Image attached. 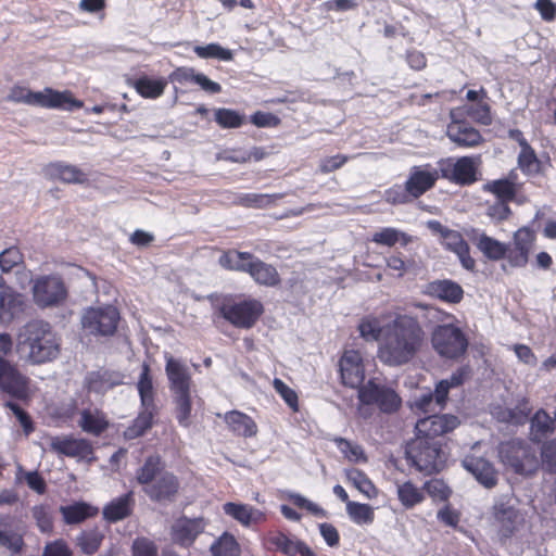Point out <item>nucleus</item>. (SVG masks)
Masks as SVG:
<instances>
[{
    "label": "nucleus",
    "mask_w": 556,
    "mask_h": 556,
    "mask_svg": "<svg viewBox=\"0 0 556 556\" xmlns=\"http://www.w3.org/2000/svg\"><path fill=\"white\" fill-rule=\"evenodd\" d=\"M250 122L258 128H276L281 124V119L270 113L256 111L250 116Z\"/></svg>",
    "instance_id": "69168bd1"
},
{
    "label": "nucleus",
    "mask_w": 556,
    "mask_h": 556,
    "mask_svg": "<svg viewBox=\"0 0 556 556\" xmlns=\"http://www.w3.org/2000/svg\"><path fill=\"white\" fill-rule=\"evenodd\" d=\"M23 262L24 255L17 247H10L0 253V268L3 273H10Z\"/></svg>",
    "instance_id": "052dcab7"
},
{
    "label": "nucleus",
    "mask_w": 556,
    "mask_h": 556,
    "mask_svg": "<svg viewBox=\"0 0 556 556\" xmlns=\"http://www.w3.org/2000/svg\"><path fill=\"white\" fill-rule=\"evenodd\" d=\"M229 430L239 437L251 438L257 433L255 421L244 413L231 410L224 415Z\"/></svg>",
    "instance_id": "f704fd0d"
},
{
    "label": "nucleus",
    "mask_w": 556,
    "mask_h": 556,
    "mask_svg": "<svg viewBox=\"0 0 556 556\" xmlns=\"http://www.w3.org/2000/svg\"><path fill=\"white\" fill-rule=\"evenodd\" d=\"M24 545L22 535L13 531L0 530V546L7 548L11 554H18Z\"/></svg>",
    "instance_id": "0e129e2a"
},
{
    "label": "nucleus",
    "mask_w": 556,
    "mask_h": 556,
    "mask_svg": "<svg viewBox=\"0 0 556 556\" xmlns=\"http://www.w3.org/2000/svg\"><path fill=\"white\" fill-rule=\"evenodd\" d=\"M193 52L201 59H217L222 61H231L233 59L232 52L218 43L195 46Z\"/></svg>",
    "instance_id": "864d4df0"
},
{
    "label": "nucleus",
    "mask_w": 556,
    "mask_h": 556,
    "mask_svg": "<svg viewBox=\"0 0 556 556\" xmlns=\"http://www.w3.org/2000/svg\"><path fill=\"white\" fill-rule=\"evenodd\" d=\"M406 458L412 466L425 475L437 473L443 469L445 454L441 440L416 434L406 446Z\"/></svg>",
    "instance_id": "39448f33"
},
{
    "label": "nucleus",
    "mask_w": 556,
    "mask_h": 556,
    "mask_svg": "<svg viewBox=\"0 0 556 556\" xmlns=\"http://www.w3.org/2000/svg\"><path fill=\"white\" fill-rule=\"evenodd\" d=\"M486 214L491 219L501 223L507 220L513 214V211L508 202L496 200L495 203L488 207Z\"/></svg>",
    "instance_id": "338daca9"
},
{
    "label": "nucleus",
    "mask_w": 556,
    "mask_h": 556,
    "mask_svg": "<svg viewBox=\"0 0 556 556\" xmlns=\"http://www.w3.org/2000/svg\"><path fill=\"white\" fill-rule=\"evenodd\" d=\"M130 86L144 99H157L164 93L167 79L164 77L152 78L148 75H141L131 80Z\"/></svg>",
    "instance_id": "e433bc0d"
},
{
    "label": "nucleus",
    "mask_w": 556,
    "mask_h": 556,
    "mask_svg": "<svg viewBox=\"0 0 556 556\" xmlns=\"http://www.w3.org/2000/svg\"><path fill=\"white\" fill-rule=\"evenodd\" d=\"M168 79L172 83H177L179 85L197 84L201 89L212 94L219 93L222 91V86L218 83L211 80L202 73H195L192 67H176L169 74Z\"/></svg>",
    "instance_id": "cd10ccee"
},
{
    "label": "nucleus",
    "mask_w": 556,
    "mask_h": 556,
    "mask_svg": "<svg viewBox=\"0 0 556 556\" xmlns=\"http://www.w3.org/2000/svg\"><path fill=\"white\" fill-rule=\"evenodd\" d=\"M136 480L153 503L168 505L178 497L180 481L174 472L165 469L159 455L146 458L136 471Z\"/></svg>",
    "instance_id": "f03ea898"
},
{
    "label": "nucleus",
    "mask_w": 556,
    "mask_h": 556,
    "mask_svg": "<svg viewBox=\"0 0 556 556\" xmlns=\"http://www.w3.org/2000/svg\"><path fill=\"white\" fill-rule=\"evenodd\" d=\"M63 520L67 525H77L89 517L97 515L98 509L85 502H76L60 507Z\"/></svg>",
    "instance_id": "ea45409f"
},
{
    "label": "nucleus",
    "mask_w": 556,
    "mask_h": 556,
    "mask_svg": "<svg viewBox=\"0 0 556 556\" xmlns=\"http://www.w3.org/2000/svg\"><path fill=\"white\" fill-rule=\"evenodd\" d=\"M433 348H468L464 331L454 324L439 325L432 331Z\"/></svg>",
    "instance_id": "c756f323"
},
{
    "label": "nucleus",
    "mask_w": 556,
    "mask_h": 556,
    "mask_svg": "<svg viewBox=\"0 0 556 556\" xmlns=\"http://www.w3.org/2000/svg\"><path fill=\"white\" fill-rule=\"evenodd\" d=\"M462 464L463 467L484 488L492 489L497 484V471L493 464L485 458L469 455L463 459Z\"/></svg>",
    "instance_id": "a878e982"
},
{
    "label": "nucleus",
    "mask_w": 556,
    "mask_h": 556,
    "mask_svg": "<svg viewBox=\"0 0 556 556\" xmlns=\"http://www.w3.org/2000/svg\"><path fill=\"white\" fill-rule=\"evenodd\" d=\"M18 345L23 348H60V340L48 321H28L18 333Z\"/></svg>",
    "instance_id": "ddd939ff"
},
{
    "label": "nucleus",
    "mask_w": 556,
    "mask_h": 556,
    "mask_svg": "<svg viewBox=\"0 0 556 556\" xmlns=\"http://www.w3.org/2000/svg\"><path fill=\"white\" fill-rule=\"evenodd\" d=\"M342 381L350 388H358L365 378V369L359 350H344L339 362Z\"/></svg>",
    "instance_id": "5701e85b"
},
{
    "label": "nucleus",
    "mask_w": 556,
    "mask_h": 556,
    "mask_svg": "<svg viewBox=\"0 0 556 556\" xmlns=\"http://www.w3.org/2000/svg\"><path fill=\"white\" fill-rule=\"evenodd\" d=\"M0 389L20 400L28 394V379L2 355H0Z\"/></svg>",
    "instance_id": "a211bd4d"
},
{
    "label": "nucleus",
    "mask_w": 556,
    "mask_h": 556,
    "mask_svg": "<svg viewBox=\"0 0 556 556\" xmlns=\"http://www.w3.org/2000/svg\"><path fill=\"white\" fill-rule=\"evenodd\" d=\"M480 155H466L457 160L441 159L438 162L440 177L458 186H470L478 180Z\"/></svg>",
    "instance_id": "0eeeda50"
},
{
    "label": "nucleus",
    "mask_w": 556,
    "mask_h": 556,
    "mask_svg": "<svg viewBox=\"0 0 556 556\" xmlns=\"http://www.w3.org/2000/svg\"><path fill=\"white\" fill-rule=\"evenodd\" d=\"M206 525V521L202 517L178 518L170 529L172 540L179 546L189 547L193 544L198 535L204 531Z\"/></svg>",
    "instance_id": "412c9836"
},
{
    "label": "nucleus",
    "mask_w": 556,
    "mask_h": 556,
    "mask_svg": "<svg viewBox=\"0 0 556 556\" xmlns=\"http://www.w3.org/2000/svg\"><path fill=\"white\" fill-rule=\"evenodd\" d=\"M502 462L510 466L516 473L529 475L538 466L534 451L528 444L519 440L502 443L500 446Z\"/></svg>",
    "instance_id": "f8f14e48"
},
{
    "label": "nucleus",
    "mask_w": 556,
    "mask_h": 556,
    "mask_svg": "<svg viewBox=\"0 0 556 556\" xmlns=\"http://www.w3.org/2000/svg\"><path fill=\"white\" fill-rule=\"evenodd\" d=\"M397 495L401 503L410 508L424 500L422 493L412 483L405 482L397 486Z\"/></svg>",
    "instance_id": "4d7b16f0"
},
{
    "label": "nucleus",
    "mask_w": 556,
    "mask_h": 556,
    "mask_svg": "<svg viewBox=\"0 0 556 556\" xmlns=\"http://www.w3.org/2000/svg\"><path fill=\"white\" fill-rule=\"evenodd\" d=\"M477 248L491 261L507 260L508 244L501 242L485 233L479 236L476 242Z\"/></svg>",
    "instance_id": "a19ab883"
},
{
    "label": "nucleus",
    "mask_w": 556,
    "mask_h": 556,
    "mask_svg": "<svg viewBox=\"0 0 556 556\" xmlns=\"http://www.w3.org/2000/svg\"><path fill=\"white\" fill-rule=\"evenodd\" d=\"M9 100L45 109H62L68 111L84 106V102L75 99L71 91H58L50 87H46L42 91H31L27 87L15 85L10 90Z\"/></svg>",
    "instance_id": "20e7f679"
},
{
    "label": "nucleus",
    "mask_w": 556,
    "mask_h": 556,
    "mask_svg": "<svg viewBox=\"0 0 556 556\" xmlns=\"http://www.w3.org/2000/svg\"><path fill=\"white\" fill-rule=\"evenodd\" d=\"M358 400L366 405L376 404L387 414L395 413L402 405V399L393 389L376 384L371 380L359 387Z\"/></svg>",
    "instance_id": "4468645a"
},
{
    "label": "nucleus",
    "mask_w": 556,
    "mask_h": 556,
    "mask_svg": "<svg viewBox=\"0 0 556 556\" xmlns=\"http://www.w3.org/2000/svg\"><path fill=\"white\" fill-rule=\"evenodd\" d=\"M424 334L417 318L397 315L392 323L388 324L384 348H419Z\"/></svg>",
    "instance_id": "6e6552de"
},
{
    "label": "nucleus",
    "mask_w": 556,
    "mask_h": 556,
    "mask_svg": "<svg viewBox=\"0 0 556 556\" xmlns=\"http://www.w3.org/2000/svg\"><path fill=\"white\" fill-rule=\"evenodd\" d=\"M256 256L250 252H241L236 249L223 251L218 258L222 268L230 271L249 274Z\"/></svg>",
    "instance_id": "2f4dec72"
},
{
    "label": "nucleus",
    "mask_w": 556,
    "mask_h": 556,
    "mask_svg": "<svg viewBox=\"0 0 556 556\" xmlns=\"http://www.w3.org/2000/svg\"><path fill=\"white\" fill-rule=\"evenodd\" d=\"M49 447L59 455L84 459L89 463L93 460V448L87 439L73 435L50 437Z\"/></svg>",
    "instance_id": "dca6fc26"
},
{
    "label": "nucleus",
    "mask_w": 556,
    "mask_h": 556,
    "mask_svg": "<svg viewBox=\"0 0 556 556\" xmlns=\"http://www.w3.org/2000/svg\"><path fill=\"white\" fill-rule=\"evenodd\" d=\"M214 117L217 125L224 129L239 128L244 123V116L232 109H216Z\"/></svg>",
    "instance_id": "09e8293b"
},
{
    "label": "nucleus",
    "mask_w": 556,
    "mask_h": 556,
    "mask_svg": "<svg viewBox=\"0 0 556 556\" xmlns=\"http://www.w3.org/2000/svg\"><path fill=\"white\" fill-rule=\"evenodd\" d=\"M26 299L15 292L0 276V319L10 321L25 312Z\"/></svg>",
    "instance_id": "393cba45"
},
{
    "label": "nucleus",
    "mask_w": 556,
    "mask_h": 556,
    "mask_svg": "<svg viewBox=\"0 0 556 556\" xmlns=\"http://www.w3.org/2000/svg\"><path fill=\"white\" fill-rule=\"evenodd\" d=\"M346 511L350 518L358 523H371L374 521V510L368 504H361L357 502H348Z\"/></svg>",
    "instance_id": "5fc2aeb1"
},
{
    "label": "nucleus",
    "mask_w": 556,
    "mask_h": 556,
    "mask_svg": "<svg viewBox=\"0 0 556 556\" xmlns=\"http://www.w3.org/2000/svg\"><path fill=\"white\" fill-rule=\"evenodd\" d=\"M137 388L140 395L142 410L132 421V425L127 427L124 431V435L128 440L143 435L146 431L151 428L153 416L157 412V406L154 401L152 378L150 377L149 366L147 364H143L142 366Z\"/></svg>",
    "instance_id": "423d86ee"
},
{
    "label": "nucleus",
    "mask_w": 556,
    "mask_h": 556,
    "mask_svg": "<svg viewBox=\"0 0 556 556\" xmlns=\"http://www.w3.org/2000/svg\"><path fill=\"white\" fill-rule=\"evenodd\" d=\"M519 169L527 176L538 175L542 170V162L536 155L535 150L528 144L520 149L517 157Z\"/></svg>",
    "instance_id": "a18cd8bd"
},
{
    "label": "nucleus",
    "mask_w": 556,
    "mask_h": 556,
    "mask_svg": "<svg viewBox=\"0 0 556 556\" xmlns=\"http://www.w3.org/2000/svg\"><path fill=\"white\" fill-rule=\"evenodd\" d=\"M269 543L287 556L301 555L302 546H306L304 542L292 540L280 532L273 535Z\"/></svg>",
    "instance_id": "8fccbe9b"
},
{
    "label": "nucleus",
    "mask_w": 556,
    "mask_h": 556,
    "mask_svg": "<svg viewBox=\"0 0 556 556\" xmlns=\"http://www.w3.org/2000/svg\"><path fill=\"white\" fill-rule=\"evenodd\" d=\"M493 516L500 533L508 538L521 525L523 518L508 495L498 496L493 505Z\"/></svg>",
    "instance_id": "f3484780"
},
{
    "label": "nucleus",
    "mask_w": 556,
    "mask_h": 556,
    "mask_svg": "<svg viewBox=\"0 0 556 556\" xmlns=\"http://www.w3.org/2000/svg\"><path fill=\"white\" fill-rule=\"evenodd\" d=\"M440 177L439 167L430 163L410 167L404 184H395L384 191V201L391 205L414 202L431 190Z\"/></svg>",
    "instance_id": "7ed1b4c3"
},
{
    "label": "nucleus",
    "mask_w": 556,
    "mask_h": 556,
    "mask_svg": "<svg viewBox=\"0 0 556 556\" xmlns=\"http://www.w3.org/2000/svg\"><path fill=\"white\" fill-rule=\"evenodd\" d=\"M250 277L260 286L275 288L281 283L277 268L256 257L249 270Z\"/></svg>",
    "instance_id": "72a5a7b5"
},
{
    "label": "nucleus",
    "mask_w": 556,
    "mask_h": 556,
    "mask_svg": "<svg viewBox=\"0 0 556 556\" xmlns=\"http://www.w3.org/2000/svg\"><path fill=\"white\" fill-rule=\"evenodd\" d=\"M211 552L213 556H238L240 547L231 534L224 533L211 545Z\"/></svg>",
    "instance_id": "de8ad7c7"
},
{
    "label": "nucleus",
    "mask_w": 556,
    "mask_h": 556,
    "mask_svg": "<svg viewBox=\"0 0 556 556\" xmlns=\"http://www.w3.org/2000/svg\"><path fill=\"white\" fill-rule=\"evenodd\" d=\"M135 505L132 491L112 500L103 507V518L109 522H117L130 516Z\"/></svg>",
    "instance_id": "473e14b6"
},
{
    "label": "nucleus",
    "mask_w": 556,
    "mask_h": 556,
    "mask_svg": "<svg viewBox=\"0 0 556 556\" xmlns=\"http://www.w3.org/2000/svg\"><path fill=\"white\" fill-rule=\"evenodd\" d=\"M415 350H378V358L389 366H401L409 362Z\"/></svg>",
    "instance_id": "6e6d98bb"
},
{
    "label": "nucleus",
    "mask_w": 556,
    "mask_h": 556,
    "mask_svg": "<svg viewBox=\"0 0 556 556\" xmlns=\"http://www.w3.org/2000/svg\"><path fill=\"white\" fill-rule=\"evenodd\" d=\"M175 404V417L181 427L191 425V393L173 395Z\"/></svg>",
    "instance_id": "49530a36"
},
{
    "label": "nucleus",
    "mask_w": 556,
    "mask_h": 556,
    "mask_svg": "<svg viewBox=\"0 0 556 556\" xmlns=\"http://www.w3.org/2000/svg\"><path fill=\"white\" fill-rule=\"evenodd\" d=\"M447 138L459 148H476L483 143L481 132L469 122L452 119L446 127Z\"/></svg>",
    "instance_id": "4be33fe9"
},
{
    "label": "nucleus",
    "mask_w": 556,
    "mask_h": 556,
    "mask_svg": "<svg viewBox=\"0 0 556 556\" xmlns=\"http://www.w3.org/2000/svg\"><path fill=\"white\" fill-rule=\"evenodd\" d=\"M536 243V232L530 226H522L513 233L508 244L507 262L511 267H526Z\"/></svg>",
    "instance_id": "2eb2a0df"
},
{
    "label": "nucleus",
    "mask_w": 556,
    "mask_h": 556,
    "mask_svg": "<svg viewBox=\"0 0 556 556\" xmlns=\"http://www.w3.org/2000/svg\"><path fill=\"white\" fill-rule=\"evenodd\" d=\"M523 188V182L519 181V176L516 169L508 172L507 176L500 179L489 180L483 186V190L493 194L497 201L503 202H521L517 199L518 193Z\"/></svg>",
    "instance_id": "6ab92c4d"
},
{
    "label": "nucleus",
    "mask_w": 556,
    "mask_h": 556,
    "mask_svg": "<svg viewBox=\"0 0 556 556\" xmlns=\"http://www.w3.org/2000/svg\"><path fill=\"white\" fill-rule=\"evenodd\" d=\"M207 300L214 320L222 318L238 329L253 328L265 312L262 301L250 295L212 293Z\"/></svg>",
    "instance_id": "f257e3e1"
},
{
    "label": "nucleus",
    "mask_w": 556,
    "mask_h": 556,
    "mask_svg": "<svg viewBox=\"0 0 556 556\" xmlns=\"http://www.w3.org/2000/svg\"><path fill=\"white\" fill-rule=\"evenodd\" d=\"M103 538L104 536L100 531L89 530L83 531L79 535H77L76 541L83 553L92 555L99 549Z\"/></svg>",
    "instance_id": "603ef678"
},
{
    "label": "nucleus",
    "mask_w": 556,
    "mask_h": 556,
    "mask_svg": "<svg viewBox=\"0 0 556 556\" xmlns=\"http://www.w3.org/2000/svg\"><path fill=\"white\" fill-rule=\"evenodd\" d=\"M35 304L40 308L56 307L63 304L68 295L67 288L60 275L50 274L37 277L31 287Z\"/></svg>",
    "instance_id": "9d476101"
},
{
    "label": "nucleus",
    "mask_w": 556,
    "mask_h": 556,
    "mask_svg": "<svg viewBox=\"0 0 556 556\" xmlns=\"http://www.w3.org/2000/svg\"><path fill=\"white\" fill-rule=\"evenodd\" d=\"M78 425L83 431L99 435L108 429L109 421L105 415L98 409H84L80 413Z\"/></svg>",
    "instance_id": "58836bf2"
},
{
    "label": "nucleus",
    "mask_w": 556,
    "mask_h": 556,
    "mask_svg": "<svg viewBox=\"0 0 556 556\" xmlns=\"http://www.w3.org/2000/svg\"><path fill=\"white\" fill-rule=\"evenodd\" d=\"M119 311L113 305L88 307L81 316L84 331L93 337H111L117 331Z\"/></svg>",
    "instance_id": "1a4fd4ad"
},
{
    "label": "nucleus",
    "mask_w": 556,
    "mask_h": 556,
    "mask_svg": "<svg viewBox=\"0 0 556 556\" xmlns=\"http://www.w3.org/2000/svg\"><path fill=\"white\" fill-rule=\"evenodd\" d=\"M542 468L556 472V439L545 442L541 447Z\"/></svg>",
    "instance_id": "e2e57ef3"
},
{
    "label": "nucleus",
    "mask_w": 556,
    "mask_h": 556,
    "mask_svg": "<svg viewBox=\"0 0 556 556\" xmlns=\"http://www.w3.org/2000/svg\"><path fill=\"white\" fill-rule=\"evenodd\" d=\"M554 420L544 410L539 409L530 420V435L531 440L540 442L554 430Z\"/></svg>",
    "instance_id": "79ce46f5"
},
{
    "label": "nucleus",
    "mask_w": 556,
    "mask_h": 556,
    "mask_svg": "<svg viewBox=\"0 0 556 556\" xmlns=\"http://www.w3.org/2000/svg\"><path fill=\"white\" fill-rule=\"evenodd\" d=\"M357 329L359 336L366 342H382L386 344L388 324L382 325L378 317L372 315L363 317L358 324Z\"/></svg>",
    "instance_id": "4c0bfd02"
},
{
    "label": "nucleus",
    "mask_w": 556,
    "mask_h": 556,
    "mask_svg": "<svg viewBox=\"0 0 556 556\" xmlns=\"http://www.w3.org/2000/svg\"><path fill=\"white\" fill-rule=\"evenodd\" d=\"M132 556H157V547L149 539L138 538L132 543Z\"/></svg>",
    "instance_id": "774afa93"
},
{
    "label": "nucleus",
    "mask_w": 556,
    "mask_h": 556,
    "mask_svg": "<svg viewBox=\"0 0 556 556\" xmlns=\"http://www.w3.org/2000/svg\"><path fill=\"white\" fill-rule=\"evenodd\" d=\"M281 198V194L242 193L236 198L235 204L248 208H266Z\"/></svg>",
    "instance_id": "c03bdc74"
},
{
    "label": "nucleus",
    "mask_w": 556,
    "mask_h": 556,
    "mask_svg": "<svg viewBox=\"0 0 556 556\" xmlns=\"http://www.w3.org/2000/svg\"><path fill=\"white\" fill-rule=\"evenodd\" d=\"M33 518L36 520L37 527L41 532L48 533L53 529L51 513L48 506L36 505L31 509Z\"/></svg>",
    "instance_id": "680f3d73"
},
{
    "label": "nucleus",
    "mask_w": 556,
    "mask_h": 556,
    "mask_svg": "<svg viewBox=\"0 0 556 556\" xmlns=\"http://www.w3.org/2000/svg\"><path fill=\"white\" fill-rule=\"evenodd\" d=\"M224 513L244 527L261 522L265 519L264 514L250 505L238 503H226L223 506Z\"/></svg>",
    "instance_id": "c9c22d12"
},
{
    "label": "nucleus",
    "mask_w": 556,
    "mask_h": 556,
    "mask_svg": "<svg viewBox=\"0 0 556 556\" xmlns=\"http://www.w3.org/2000/svg\"><path fill=\"white\" fill-rule=\"evenodd\" d=\"M123 381L124 376L121 372L102 369L88 372L85 378V386L89 392L104 394L114 387L122 384Z\"/></svg>",
    "instance_id": "7c9ffc66"
},
{
    "label": "nucleus",
    "mask_w": 556,
    "mask_h": 556,
    "mask_svg": "<svg viewBox=\"0 0 556 556\" xmlns=\"http://www.w3.org/2000/svg\"><path fill=\"white\" fill-rule=\"evenodd\" d=\"M348 480L365 496L371 498L377 495V490L368 477L361 470L353 468L346 470Z\"/></svg>",
    "instance_id": "3c124183"
},
{
    "label": "nucleus",
    "mask_w": 556,
    "mask_h": 556,
    "mask_svg": "<svg viewBox=\"0 0 556 556\" xmlns=\"http://www.w3.org/2000/svg\"><path fill=\"white\" fill-rule=\"evenodd\" d=\"M43 173L51 180H58L68 185H83L88 181L87 174L78 166L62 161L47 164L43 167Z\"/></svg>",
    "instance_id": "bb28decb"
},
{
    "label": "nucleus",
    "mask_w": 556,
    "mask_h": 556,
    "mask_svg": "<svg viewBox=\"0 0 556 556\" xmlns=\"http://www.w3.org/2000/svg\"><path fill=\"white\" fill-rule=\"evenodd\" d=\"M424 294L448 304H458L464 299L463 287L451 279H437L424 287Z\"/></svg>",
    "instance_id": "b1692460"
},
{
    "label": "nucleus",
    "mask_w": 556,
    "mask_h": 556,
    "mask_svg": "<svg viewBox=\"0 0 556 556\" xmlns=\"http://www.w3.org/2000/svg\"><path fill=\"white\" fill-rule=\"evenodd\" d=\"M530 412L529 401L522 399L514 408L507 409L504 413L503 420L514 425H522L527 421Z\"/></svg>",
    "instance_id": "bf43d9fd"
},
{
    "label": "nucleus",
    "mask_w": 556,
    "mask_h": 556,
    "mask_svg": "<svg viewBox=\"0 0 556 556\" xmlns=\"http://www.w3.org/2000/svg\"><path fill=\"white\" fill-rule=\"evenodd\" d=\"M458 425L459 419L454 415H432L419 419L415 426V430L416 434L440 440V437L453 431Z\"/></svg>",
    "instance_id": "aec40b11"
},
{
    "label": "nucleus",
    "mask_w": 556,
    "mask_h": 556,
    "mask_svg": "<svg viewBox=\"0 0 556 556\" xmlns=\"http://www.w3.org/2000/svg\"><path fill=\"white\" fill-rule=\"evenodd\" d=\"M427 226L433 235L439 236V241L446 251L458 256L465 269L475 270L476 261L471 257L469 244L459 231L442 225L439 220H429Z\"/></svg>",
    "instance_id": "9b49d317"
},
{
    "label": "nucleus",
    "mask_w": 556,
    "mask_h": 556,
    "mask_svg": "<svg viewBox=\"0 0 556 556\" xmlns=\"http://www.w3.org/2000/svg\"><path fill=\"white\" fill-rule=\"evenodd\" d=\"M337 447L340 452L350 460L354 463H358L361 460H366L364 455V451L361 445L353 443L343 438H334L333 439Z\"/></svg>",
    "instance_id": "13d9d810"
},
{
    "label": "nucleus",
    "mask_w": 556,
    "mask_h": 556,
    "mask_svg": "<svg viewBox=\"0 0 556 556\" xmlns=\"http://www.w3.org/2000/svg\"><path fill=\"white\" fill-rule=\"evenodd\" d=\"M165 371L173 395L191 393V377L188 368L179 361L166 356Z\"/></svg>",
    "instance_id": "c85d7f7f"
},
{
    "label": "nucleus",
    "mask_w": 556,
    "mask_h": 556,
    "mask_svg": "<svg viewBox=\"0 0 556 556\" xmlns=\"http://www.w3.org/2000/svg\"><path fill=\"white\" fill-rule=\"evenodd\" d=\"M371 241L389 248L394 247L396 243L406 247L412 241V237L396 228L384 227L372 235Z\"/></svg>",
    "instance_id": "37998d69"
}]
</instances>
